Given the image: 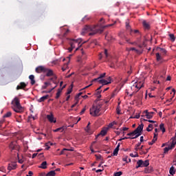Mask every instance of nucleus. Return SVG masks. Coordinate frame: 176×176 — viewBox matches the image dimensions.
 <instances>
[{
	"label": "nucleus",
	"instance_id": "8",
	"mask_svg": "<svg viewBox=\"0 0 176 176\" xmlns=\"http://www.w3.org/2000/svg\"><path fill=\"white\" fill-rule=\"evenodd\" d=\"M155 56H156V60L157 63H160V64L164 63V59H163V57L164 56H163L162 55H160V53H156Z\"/></svg>",
	"mask_w": 176,
	"mask_h": 176
},
{
	"label": "nucleus",
	"instance_id": "57",
	"mask_svg": "<svg viewBox=\"0 0 176 176\" xmlns=\"http://www.w3.org/2000/svg\"><path fill=\"white\" fill-rule=\"evenodd\" d=\"M29 175H27L26 176H32V175L34 174V173H32V171H29L28 172Z\"/></svg>",
	"mask_w": 176,
	"mask_h": 176
},
{
	"label": "nucleus",
	"instance_id": "43",
	"mask_svg": "<svg viewBox=\"0 0 176 176\" xmlns=\"http://www.w3.org/2000/svg\"><path fill=\"white\" fill-rule=\"evenodd\" d=\"M122 174H123V173L122 171H119V172L115 173L114 176H120Z\"/></svg>",
	"mask_w": 176,
	"mask_h": 176
},
{
	"label": "nucleus",
	"instance_id": "2",
	"mask_svg": "<svg viewBox=\"0 0 176 176\" xmlns=\"http://www.w3.org/2000/svg\"><path fill=\"white\" fill-rule=\"evenodd\" d=\"M11 105L13 111L16 112V113H21L22 112H24V108L21 107V104H20V99H19V98L15 97L11 102Z\"/></svg>",
	"mask_w": 176,
	"mask_h": 176
},
{
	"label": "nucleus",
	"instance_id": "56",
	"mask_svg": "<svg viewBox=\"0 0 176 176\" xmlns=\"http://www.w3.org/2000/svg\"><path fill=\"white\" fill-rule=\"evenodd\" d=\"M115 133L116 134H117V135H120V133H122V131H116Z\"/></svg>",
	"mask_w": 176,
	"mask_h": 176
},
{
	"label": "nucleus",
	"instance_id": "37",
	"mask_svg": "<svg viewBox=\"0 0 176 176\" xmlns=\"http://www.w3.org/2000/svg\"><path fill=\"white\" fill-rule=\"evenodd\" d=\"M12 116V112L8 111L4 116L3 118H10Z\"/></svg>",
	"mask_w": 176,
	"mask_h": 176
},
{
	"label": "nucleus",
	"instance_id": "49",
	"mask_svg": "<svg viewBox=\"0 0 176 176\" xmlns=\"http://www.w3.org/2000/svg\"><path fill=\"white\" fill-rule=\"evenodd\" d=\"M116 90H114L113 92L111 94V98H113L115 96H116Z\"/></svg>",
	"mask_w": 176,
	"mask_h": 176
},
{
	"label": "nucleus",
	"instance_id": "10",
	"mask_svg": "<svg viewBox=\"0 0 176 176\" xmlns=\"http://www.w3.org/2000/svg\"><path fill=\"white\" fill-rule=\"evenodd\" d=\"M47 119L50 123H56V119H54V116H53V113H50L49 115H47Z\"/></svg>",
	"mask_w": 176,
	"mask_h": 176
},
{
	"label": "nucleus",
	"instance_id": "27",
	"mask_svg": "<svg viewBox=\"0 0 176 176\" xmlns=\"http://www.w3.org/2000/svg\"><path fill=\"white\" fill-rule=\"evenodd\" d=\"M175 168H174V166H171L169 170V173L170 175H174V174H175Z\"/></svg>",
	"mask_w": 176,
	"mask_h": 176
},
{
	"label": "nucleus",
	"instance_id": "13",
	"mask_svg": "<svg viewBox=\"0 0 176 176\" xmlns=\"http://www.w3.org/2000/svg\"><path fill=\"white\" fill-rule=\"evenodd\" d=\"M45 72H46V76H54V72L49 68H45Z\"/></svg>",
	"mask_w": 176,
	"mask_h": 176
},
{
	"label": "nucleus",
	"instance_id": "3",
	"mask_svg": "<svg viewBox=\"0 0 176 176\" xmlns=\"http://www.w3.org/2000/svg\"><path fill=\"white\" fill-rule=\"evenodd\" d=\"M104 103L102 102H99L96 106L93 105L92 108L90 109V115L92 116H100L101 113V108H102Z\"/></svg>",
	"mask_w": 176,
	"mask_h": 176
},
{
	"label": "nucleus",
	"instance_id": "18",
	"mask_svg": "<svg viewBox=\"0 0 176 176\" xmlns=\"http://www.w3.org/2000/svg\"><path fill=\"white\" fill-rule=\"evenodd\" d=\"M125 24L126 30L128 31H130L131 32H133V30H131V26H130V21L129 19L126 20Z\"/></svg>",
	"mask_w": 176,
	"mask_h": 176
},
{
	"label": "nucleus",
	"instance_id": "29",
	"mask_svg": "<svg viewBox=\"0 0 176 176\" xmlns=\"http://www.w3.org/2000/svg\"><path fill=\"white\" fill-rule=\"evenodd\" d=\"M142 166L143 167H148L149 166V160H146L144 162L142 161Z\"/></svg>",
	"mask_w": 176,
	"mask_h": 176
},
{
	"label": "nucleus",
	"instance_id": "5",
	"mask_svg": "<svg viewBox=\"0 0 176 176\" xmlns=\"http://www.w3.org/2000/svg\"><path fill=\"white\" fill-rule=\"evenodd\" d=\"M111 77H109L107 78V80L102 79V80H99L98 82V83H100V85H102V86H104L105 85H109L111 83Z\"/></svg>",
	"mask_w": 176,
	"mask_h": 176
},
{
	"label": "nucleus",
	"instance_id": "60",
	"mask_svg": "<svg viewBox=\"0 0 176 176\" xmlns=\"http://www.w3.org/2000/svg\"><path fill=\"white\" fill-rule=\"evenodd\" d=\"M127 130H129V128H127V127L122 128V131H127Z\"/></svg>",
	"mask_w": 176,
	"mask_h": 176
},
{
	"label": "nucleus",
	"instance_id": "44",
	"mask_svg": "<svg viewBox=\"0 0 176 176\" xmlns=\"http://www.w3.org/2000/svg\"><path fill=\"white\" fill-rule=\"evenodd\" d=\"M83 94L82 92H80L78 94V95L75 97V100H76V101H78V98H79V97H80V96Z\"/></svg>",
	"mask_w": 176,
	"mask_h": 176
},
{
	"label": "nucleus",
	"instance_id": "47",
	"mask_svg": "<svg viewBox=\"0 0 176 176\" xmlns=\"http://www.w3.org/2000/svg\"><path fill=\"white\" fill-rule=\"evenodd\" d=\"M126 135H129V137H134V131L127 133Z\"/></svg>",
	"mask_w": 176,
	"mask_h": 176
},
{
	"label": "nucleus",
	"instance_id": "7",
	"mask_svg": "<svg viewBox=\"0 0 176 176\" xmlns=\"http://www.w3.org/2000/svg\"><path fill=\"white\" fill-rule=\"evenodd\" d=\"M157 50L158 52L157 53H160L161 56L164 57H166V56H167V50H166V49L157 47Z\"/></svg>",
	"mask_w": 176,
	"mask_h": 176
},
{
	"label": "nucleus",
	"instance_id": "38",
	"mask_svg": "<svg viewBox=\"0 0 176 176\" xmlns=\"http://www.w3.org/2000/svg\"><path fill=\"white\" fill-rule=\"evenodd\" d=\"M67 69H68V63H66L62 67V71L64 72L67 71Z\"/></svg>",
	"mask_w": 176,
	"mask_h": 176
},
{
	"label": "nucleus",
	"instance_id": "31",
	"mask_svg": "<svg viewBox=\"0 0 176 176\" xmlns=\"http://www.w3.org/2000/svg\"><path fill=\"white\" fill-rule=\"evenodd\" d=\"M45 176H56V170H51Z\"/></svg>",
	"mask_w": 176,
	"mask_h": 176
},
{
	"label": "nucleus",
	"instance_id": "54",
	"mask_svg": "<svg viewBox=\"0 0 176 176\" xmlns=\"http://www.w3.org/2000/svg\"><path fill=\"white\" fill-rule=\"evenodd\" d=\"M41 89L43 90H45V89H47V85L45 84V82H44V85L42 86Z\"/></svg>",
	"mask_w": 176,
	"mask_h": 176
},
{
	"label": "nucleus",
	"instance_id": "25",
	"mask_svg": "<svg viewBox=\"0 0 176 176\" xmlns=\"http://www.w3.org/2000/svg\"><path fill=\"white\" fill-rule=\"evenodd\" d=\"M142 24H143L144 28H145L146 30H149L150 25H149V23L146 22V21H143Z\"/></svg>",
	"mask_w": 176,
	"mask_h": 176
},
{
	"label": "nucleus",
	"instance_id": "46",
	"mask_svg": "<svg viewBox=\"0 0 176 176\" xmlns=\"http://www.w3.org/2000/svg\"><path fill=\"white\" fill-rule=\"evenodd\" d=\"M146 117L147 119H152V118H153V116H152L149 113L148 114H146Z\"/></svg>",
	"mask_w": 176,
	"mask_h": 176
},
{
	"label": "nucleus",
	"instance_id": "45",
	"mask_svg": "<svg viewBox=\"0 0 176 176\" xmlns=\"http://www.w3.org/2000/svg\"><path fill=\"white\" fill-rule=\"evenodd\" d=\"M0 171L2 173H6V168H5V166L0 167Z\"/></svg>",
	"mask_w": 176,
	"mask_h": 176
},
{
	"label": "nucleus",
	"instance_id": "63",
	"mask_svg": "<svg viewBox=\"0 0 176 176\" xmlns=\"http://www.w3.org/2000/svg\"><path fill=\"white\" fill-rule=\"evenodd\" d=\"M158 115H159L160 118H162V116L163 115V113H162V111H160L158 113Z\"/></svg>",
	"mask_w": 176,
	"mask_h": 176
},
{
	"label": "nucleus",
	"instance_id": "14",
	"mask_svg": "<svg viewBox=\"0 0 176 176\" xmlns=\"http://www.w3.org/2000/svg\"><path fill=\"white\" fill-rule=\"evenodd\" d=\"M135 87H136V89H138V90H140L142 87H144V82L140 81V82H136L135 85H133Z\"/></svg>",
	"mask_w": 176,
	"mask_h": 176
},
{
	"label": "nucleus",
	"instance_id": "6",
	"mask_svg": "<svg viewBox=\"0 0 176 176\" xmlns=\"http://www.w3.org/2000/svg\"><path fill=\"white\" fill-rule=\"evenodd\" d=\"M81 53H82V56L78 57L77 61H78V63H83V61H85V60H86L87 56H86V54L85 53V52L81 51Z\"/></svg>",
	"mask_w": 176,
	"mask_h": 176
},
{
	"label": "nucleus",
	"instance_id": "40",
	"mask_svg": "<svg viewBox=\"0 0 176 176\" xmlns=\"http://www.w3.org/2000/svg\"><path fill=\"white\" fill-rule=\"evenodd\" d=\"M137 164L138 165V167H143V166H142V160H139L137 162Z\"/></svg>",
	"mask_w": 176,
	"mask_h": 176
},
{
	"label": "nucleus",
	"instance_id": "64",
	"mask_svg": "<svg viewBox=\"0 0 176 176\" xmlns=\"http://www.w3.org/2000/svg\"><path fill=\"white\" fill-rule=\"evenodd\" d=\"M132 72H133V71H131V70L127 72V74H128V75H131Z\"/></svg>",
	"mask_w": 176,
	"mask_h": 176
},
{
	"label": "nucleus",
	"instance_id": "53",
	"mask_svg": "<svg viewBox=\"0 0 176 176\" xmlns=\"http://www.w3.org/2000/svg\"><path fill=\"white\" fill-rule=\"evenodd\" d=\"M63 151H68L69 152H74V149H72V148H63Z\"/></svg>",
	"mask_w": 176,
	"mask_h": 176
},
{
	"label": "nucleus",
	"instance_id": "58",
	"mask_svg": "<svg viewBox=\"0 0 176 176\" xmlns=\"http://www.w3.org/2000/svg\"><path fill=\"white\" fill-rule=\"evenodd\" d=\"M148 128L151 129V130H153V124H148Z\"/></svg>",
	"mask_w": 176,
	"mask_h": 176
},
{
	"label": "nucleus",
	"instance_id": "42",
	"mask_svg": "<svg viewBox=\"0 0 176 176\" xmlns=\"http://www.w3.org/2000/svg\"><path fill=\"white\" fill-rule=\"evenodd\" d=\"M87 20H90V16H88L87 15L82 18V21H87Z\"/></svg>",
	"mask_w": 176,
	"mask_h": 176
},
{
	"label": "nucleus",
	"instance_id": "34",
	"mask_svg": "<svg viewBox=\"0 0 176 176\" xmlns=\"http://www.w3.org/2000/svg\"><path fill=\"white\" fill-rule=\"evenodd\" d=\"M169 38L170 41H171L172 42H174L175 41V36H174V34H169Z\"/></svg>",
	"mask_w": 176,
	"mask_h": 176
},
{
	"label": "nucleus",
	"instance_id": "15",
	"mask_svg": "<svg viewBox=\"0 0 176 176\" xmlns=\"http://www.w3.org/2000/svg\"><path fill=\"white\" fill-rule=\"evenodd\" d=\"M142 134V133L141 132H137L135 131H133V135H135L134 137H129L130 140H135V138H138V137H140V135H141Z\"/></svg>",
	"mask_w": 176,
	"mask_h": 176
},
{
	"label": "nucleus",
	"instance_id": "17",
	"mask_svg": "<svg viewBox=\"0 0 176 176\" xmlns=\"http://www.w3.org/2000/svg\"><path fill=\"white\" fill-rule=\"evenodd\" d=\"M102 86L99 87L96 89V92H95V94H96V96H97V98H98V99L101 98V91H100V90H101V88H102Z\"/></svg>",
	"mask_w": 176,
	"mask_h": 176
},
{
	"label": "nucleus",
	"instance_id": "55",
	"mask_svg": "<svg viewBox=\"0 0 176 176\" xmlns=\"http://www.w3.org/2000/svg\"><path fill=\"white\" fill-rule=\"evenodd\" d=\"M79 100H77L76 102H75L72 106V108H75V107H76V105L78 104Z\"/></svg>",
	"mask_w": 176,
	"mask_h": 176
},
{
	"label": "nucleus",
	"instance_id": "20",
	"mask_svg": "<svg viewBox=\"0 0 176 176\" xmlns=\"http://www.w3.org/2000/svg\"><path fill=\"white\" fill-rule=\"evenodd\" d=\"M105 75H107V74L105 73L100 74L98 78H94V80H92V82H98V80H101L102 78H105Z\"/></svg>",
	"mask_w": 176,
	"mask_h": 176
},
{
	"label": "nucleus",
	"instance_id": "59",
	"mask_svg": "<svg viewBox=\"0 0 176 176\" xmlns=\"http://www.w3.org/2000/svg\"><path fill=\"white\" fill-rule=\"evenodd\" d=\"M104 54H105L106 57H108V50H104Z\"/></svg>",
	"mask_w": 176,
	"mask_h": 176
},
{
	"label": "nucleus",
	"instance_id": "4",
	"mask_svg": "<svg viewBox=\"0 0 176 176\" xmlns=\"http://www.w3.org/2000/svg\"><path fill=\"white\" fill-rule=\"evenodd\" d=\"M72 41L70 42V46L71 47H69L68 49L69 52H71L72 50L75 49V46L76 45H80V46H82V45H83V43H86V42L87 41H84L82 43V38H78V39H72ZM82 43V44H80Z\"/></svg>",
	"mask_w": 176,
	"mask_h": 176
},
{
	"label": "nucleus",
	"instance_id": "61",
	"mask_svg": "<svg viewBox=\"0 0 176 176\" xmlns=\"http://www.w3.org/2000/svg\"><path fill=\"white\" fill-rule=\"evenodd\" d=\"M36 156H38V153H34L32 155V159H34V157H36Z\"/></svg>",
	"mask_w": 176,
	"mask_h": 176
},
{
	"label": "nucleus",
	"instance_id": "41",
	"mask_svg": "<svg viewBox=\"0 0 176 176\" xmlns=\"http://www.w3.org/2000/svg\"><path fill=\"white\" fill-rule=\"evenodd\" d=\"M72 93V87L67 89V94L68 96L69 94H70Z\"/></svg>",
	"mask_w": 176,
	"mask_h": 176
},
{
	"label": "nucleus",
	"instance_id": "21",
	"mask_svg": "<svg viewBox=\"0 0 176 176\" xmlns=\"http://www.w3.org/2000/svg\"><path fill=\"white\" fill-rule=\"evenodd\" d=\"M25 87H27V84H25V82H21L20 85H18L16 87V90H20L21 89H25Z\"/></svg>",
	"mask_w": 176,
	"mask_h": 176
},
{
	"label": "nucleus",
	"instance_id": "62",
	"mask_svg": "<svg viewBox=\"0 0 176 176\" xmlns=\"http://www.w3.org/2000/svg\"><path fill=\"white\" fill-rule=\"evenodd\" d=\"M135 146H137V148H140V146H141V142H138Z\"/></svg>",
	"mask_w": 176,
	"mask_h": 176
},
{
	"label": "nucleus",
	"instance_id": "11",
	"mask_svg": "<svg viewBox=\"0 0 176 176\" xmlns=\"http://www.w3.org/2000/svg\"><path fill=\"white\" fill-rule=\"evenodd\" d=\"M35 71L37 74H41L46 71V67L44 66H38L36 68Z\"/></svg>",
	"mask_w": 176,
	"mask_h": 176
},
{
	"label": "nucleus",
	"instance_id": "50",
	"mask_svg": "<svg viewBox=\"0 0 176 176\" xmlns=\"http://www.w3.org/2000/svg\"><path fill=\"white\" fill-rule=\"evenodd\" d=\"M86 111V107H84L82 111H80V114L83 115L85 112Z\"/></svg>",
	"mask_w": 176,
	"mask_h": 176
},
{
	"label": "nucleus",
	"instance_id": "33",
	"mask_svg": "<svg viewBox=\"0 0 176 176\" xmlns=\"http://www.w3.org/2000/svg\"><path fill=\"white\" fill-rule=\"evenodd\" d=\"M160 130H162V133H166V128H164V124H160Z\"/></svg>",
	"mask_w": 176,
	"mask_h": 176
},
{
	"label": "nucleus",
	"instance_id": "19",
	"mask_svg": "<svg viewBox=\"0 0 176 176\" xmlns=\"http://www.w3.org/2000/svg\"><path fill=\"white\" fill-rule=\"evenodd\" d=\"M142 130H144V124H140L137 129H135L133 131H136L138 133H142Z\"/></svg>",
	"mask_w": 176,
	"mask_h": 176
},
{
	"label": "nucleus",
	"instance_id": "24",
	"mask_svg": "<svg viewBox=\"0 0 176 176\" xmlns=\"http://www.w3.org/2000/svg\"><path fill=\"white\" fill-rule=\"evenodd\" d=\"M47 98H49V95H45V96L41 97L40 99H38V102H43L44 101H45V100H47Z\"/></svg>",
	"mask_w": 176,
	"mask_h": 176
},
{
	"label": "nucleus",
	"instance_id": "9",
	"mask_svg": "<svg viewBox=\"0 0 176 176\" xmlns=\"http://www.w3.org/2000/svg\"><path fill=\"white\" fill-rule=\"evenodd\" d=\"M10 148H11L12 151H19V148L16 142H12L10 144Z\"/></svg>",
	"mask_w": 176,
	"mask_h": 176
},
{
	"label": "nucleus",
	"instance_id": "26",
	"mask_svg": "<svg viewBox=\"0 0 176 176\" xmlns=\"http://www.w3.org/2000/svg\"><path fill=\"white\" fill-rule=\"evenodd\" d=\"M29 79L31 80V85H35V76L34 75H30Z\"/></svg>",
	"mask_w": 176,
	"mask_h": 176
},
{
	"label": "nucleus",
	"instance_id": "36",
	"mask_svg": "<svg viewBox=\"0 0 176 176\" xmlns=\"http://www.w3.org/2000/svg\"><path fill=\"white\" fill-rule=\"evenodd\" d=\"M118 115H120V102H118V107L116 108Z\"/></svg>",
	"mask_w": 176,
	"mask_h": 176
},
{
	"label": "nucleus",
	"instance_id": "1",
	"mask_svg": "<svg viewBox=\"0 0 176 176\" xmlns=\"http://www.w3.org/2000/svg\"><path fill=\"white\" fill-rule=\"evenodd\" d=\"M89 32V35L90 36H93V35H96V34H102V30L98 29V28L96 26H89L85 25L82 30L81 34L85 35V34H87Z\"/></svg>",
	"mask_w": 176,
	"mask_h": 176
},
{
	"label": "nucleus",
	"instance_id": "32",
	"mask_svg": "<svg viewBox=\"0 0 176 176\" xmlns=\"http://www.w3.org/2000/svg\"><path fill=\"white\" fill-rule=\"evenodd\" d=\"M63 91V89H58V91L56 93V98H60V96H61V92Z\"/></svg>",
	"mask_w": 176,
	"mask_h": 176
},
{
	"label": "nucleus",
	"instance_id": "30",
	"mask_svg": "<svg viewBox=\"0 0 176 176\" xmlns=\"http://www.w3.org/2000/svg\"><path fill=\"white\" fill-rule=\"evenodd\" d=\"M56 87H57V85L54 87L52 89H50L49 91H41V93H42V94H45L47 93H52V91H53V90H54V89H56Z\"/></svg>",
	"mask_w": 176,
	"mask_h": 176
},
{
	"label": "nucleus",
	"instance_id": "48",
	"mask_svg": "<svg viewBox=\"0 0 176 176\" xmlns=\"http://www.w3.org/2000/svg\"><path fill=\"white\" fill-rule=\"evenodd\" d=\"M104 171V166H102V169H98L96 170V173H102Z\"/></svg>",
	"mask_w": 176,
	"mask_h": 176
},
{
	"label": "nucleus",
	"instance_id": "16",
	"mask_svg": "<svg viewBox=\"0 0 176 176\" xmlns=\"http://www.w3.org/2000/svg\"><path fill=\"white\" fill-rule=\"evenodd\" d=\"M17 164L16 163L9 164L8 166V170L12 171V170H16Z\"/></svg>",
	"mask_w": 176,
	"mask_h": 176
},
{
	"label": "nucleus",
	"instance_id": "23",
	"mask_svg": "<svg viewBox=\"0 0 176 176\" xmlns=\"http://www.w3.org/2000/svg\"><path fill=\"white\" fill-rule=\"evenodd\" d=\"M39 168H43V170L47 168V162L46 161L43 162L39 166Z\"/></svg>",
	"mask_w": 176,
	"mask_h": 176
},
{
	"label": "nucleus",
	"instance_id": "52",
	"mask_svg": "<svg viewBox=\"0 0 176 176\" xmlns=\"http://www.w3.org/2000/svg\"><path fill=\"white\" fill-rule=\"evenodd\" d=\"M49 144H50V143H46V144H45V146H47V147L45 148V149H46L47 151H49V149H50V146H49Z\"/></svg>",
	"mask_w": 176,
	"mask_h": 176
},
{
	"label": "nucleus",
	"instance_id": "51",
	"mask_svg": "<svg viewBox=\"0 0 176 176\" xmlns=\"http://www.w3.org/2000/svg\"><path fill=\"white\" fill-rule=\"evenodd\" d=\"M131 157H138V154L134 155L133 153L130 154Z\"/></svg>",
	"mask_w": 176,
	"mask_h": 176
},
{
	"label": "nucleus",
	"instance_id": "28",
	"mask_svg": "<svg viewBox=\"0 0 176 176\" xmlns=\"http://www.w3.org/2000/svg\"><path fill=\"white\" fill-rule=\"evenodd\" d=\"M65 129V127L64 126H62V127H60V128H58L56 129H54V133H57L58 131H60V133H63V131H64V129Z\"/></svg>",
	"mask_w": 176,
	"mask_h": 176
},
{
	"label": "nucleus",
	"instance_id": "12",
	"mask_svg": "<svg viewBox=\"0 0 176 176\" xmlns=\"http://www.w3.org/2000/svg\"><path fill=\"white\" fill-rule=\"evenodd\" d=\"M107 133H108V128L103 129L99 134L96 135V138H98L100 135H102V137H104V135H107Z\"/></svg>",
	"mask_w": 176,
	"mask_h": 176
},
{
	"label": "nucleus",
	"instance_id": "35",
	"mask_svg": "<svg viewBox=\"0 0 176 176\" xmlns=\"http://www.w3.org/2000/svg\"><path fill=\"white\" fill-rule=\"evenodd\" d=\"M57 79V76H54L53 78H50V80H52L53 83L57 86V81L56 80Z\"/></svg>",
	"mask_w": 176,
	"mask_h": 176
},
{
	"label": "nucleus",
	"instance_id": "39",
	"mask_svg": "<svg viewBox=\"0 0 176 176\" xmlns=\"http://www.w3.org/2000/svg\"><path fill=\"white\" fill-rule=\"evenodd\" d=\"M118 152H119V150L118 149V148H116L113 151V156H118Z\"/></svg>",
	"mask_w": 176,
	"mask_h": 176
},
{
	"label": "nucleus",
	"instance_id": "22",
	"mask_svg": "<svg viewBox=\"0 0 176 176\" xmlns=\"http://www.w3.org/2000/svg\"><path fill=\"white\" fill-rule=\"evenodd\" d=\"M157 141V133H154L153 139L151 142H148V145H152L153 144H155Z\"/></svg>",
	"mask_w": 176,
	"mask_h": 176
}]
</instances>
